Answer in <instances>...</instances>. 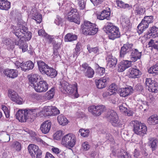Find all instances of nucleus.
Wrapping results in <instances>:
<instances>
[{
	"instance_id": "obj_1",
	"label": "nucleus",
	"mask_w": 158,
	"mask_h": 158,
	"mask_svg": "<svg viewBox=\"0 0 158 158\" xmlns=\"http://www.w3.org/2000/svg\"><path fill=\"white\" fill-rule=\"evenodd\" d=\"M77 85L76 83L70 85L69 83L65 81H63L60 83L59 88L61 91L64 94L74 95L75 98H77L79 96L77 92Z\"/></svg>"
},
{
	"instance_id": "obj_2",
	"label": "nucleus",
	"mask_w": 158,
	"mask_h": 158,
	"mask_svg": "<svg viewBox=\"0 0 158 158\" xmlns=\"http://www.w3.org/2000/svg\"><path fill=\"white\" fill-rule=\"evenodd\" d=\"M13 29V33L17 36L18 38H24L27 40H29L31 38V33L27 31V28L22 25L18 24L17 27L13 26L12 27Z\"/></svg>"
},
{
	"instance_id": "obj_3",
	"label": "nucleus",
	"mask_w": 158,
	"mask_h": 158,
	"mask_svg": "<svg viewBox=\"0 0 158 158\" xmlns=\"http://www.w3.org/2000/svg\"><path fill=\"white\" fill-rule=\"evenodd\" d=\"M131 125L133 126V131L136 135L143 136L146 134L147 129L145 124L137 120H134L131 122Z\"/></svg>"
},
{
	"instance_id": "obj_4",
	"label": "nucleus",
	"mask_w": 158,
	"mask_h": 158,
	"mask_svg": "<svg viewBox=\"0 0 158 158\" xmlns=\"http://www.w3.org/2000/svg\"><path fill=\"white\" fill-rule=\"evenodd\" d=\"M105 28L108 33V37L110 39L114 40L120 37V34L118 28L114 25L112 23H107Z\"/></svg>"
},
{
	"instance_id": "obj_5",
	"label": "nucleus",
	"mask_w": 158,
	"mask_h": 158,
	"mask_svg": "<svg viewBox=\"0 0 158 158\" xmlns=\"http://www.w3.org/2000/svg\"><path fill=\"white\" fill-rule=\"evenodd\" d=\"M76 141L75 135L72 133H69L63 137L61 143L65 147L69 146L72 148L75 144Z\"/></svg>"
},
{
	"instance_id": "obj_6",
	"label": "nucleus",
	"mask_w": 158,
	"mask_h": 158,
	"mask_svg": "<svg viewBox=\"0 0 158 158\" xmlns=\"http://www.w3.org/2000/svg\"><path fill=\"white\" fill-rule=\"evenodd\" d=\"M106 117L114 126L117 127L119 125V122L118 117L116 113L114 110H110L109 111L107 112Z\"/></svg>"
},
{
	"instance_id": "obj_7",
	"label": "nucleus",
	"mask_w": 158,
	"mask_h": 158,
	"mask_svg": "<svg viewBox=\"0 0 158 158\" xmlns=\"http://www.w3.org/2000/svg\"><path fill=\"white\" fill-rule=\"evenodd\" d=\"M88 110L95 116L100 115L102 113L106 110L105 106L103 105H99L96 106L93 105L89 107Z\"/></svg>"
},
{
	"instance_id": "obj_8",
	"label": "nucleus",
	"mask_w": 158,
	"mask_h": 158,
	"mask_svg": "<svg viewBox=\"0 0 158 158\" xmlns=\"http://www.w3.org/2000/svg\"><path fill=\"white\" fill-rule=\"evenodd\" d=\"M28 150L32 158H41V151L35 145H29L28 146Z\"/></svg>"
},
{
	"instance_id": "obj_9",
	"label": "nucleus",
	"mask_w": 158,
	"mask_h": 158,
	"mask_svg": "<svg viewBox=\"0 0 158 158\" xmlns=\"http://www.w3.org/2000/svg\"><path fill=\"white\" fill-rule=\"evenodd\" d=\"M33 88L38 92H45L48 88V85L45 81H40L38 83L33 85Z\"/></svg>"
},
{
	"instance_id": "obj_10",
	"label": "nucleus",
	"mask_w": 158,
	"mask_h": 158,
	"mask_svg": "<svg viewBox=\"0 0 158 158\" xmlns=\"http://www.w3.org/2000/svg\"><path fill=\"white\" fill-rule=\"evenodd\" d=\"M8 97L12 101L19 104H21L23 103V99L19 97L18 94L15 91L9 90L8 91Z\"/></svg>"
},
{
	"instance_id": "obj_11",
	"label": "nucleus",
	"mask_w": 158,
	"mask_h": 158,
	"mask_svg": "<svg viewBox=\"0 0 158 158\" xmlns=\"http://www.w3.org/2000/svg\"><path fill=\"white\" fill-rule=\"evenodd\" d=\"M109 80L110 79L108 77L105 76L98 80H96L95 83L97 87L99 89H102L105 88L107 86Z\"/></svg>"
},
{
	"instance_id": "obj_12",
	"label": "nucleus",
	"mask_w": 158,
	"mask_h": 158,
	"mask_svg": "<svg viewBox=\"0 0 158 158\" xmlns=\"http://www.w3.org/2000/svg\"><path fill=\"white\" fill-rule=\"evenodd\" d=\"M16 115L17 118L19 121L22 122H25L27 119H28L27 109L18 110Z\"/></svg>"
},
{
	"instance_id": "obj_13",
	"label": "nucleus",
	"mask_w": 158,
	"mask_h": 158,
	"mask_svg": "<svg viewBox=\"0 0 158 158\" xmlns=\"http://www.w3.org/2000/svg\"><path fill=\"white\" fill-rule=\"evenodd\" d=\"M133 46L132 44L128 43L124 44L121 48L120 56L123 58L125 54L132 50Z\"/></svg>"
},
{
	"instance_id": "obj_14",
	"label": "nucleus",
	"mask_w": 158,
	"mask_h": 158,
	"mask_svg": "<svg viewBox=\"0 0 158 158\" xmlns=\"http://www.w3.org/2000/svg\"><path fill=\"white\" fill-rule=\"evenodd\" d=\"M141 72L137 68H132L129 69L128 76L130 78H138L141 76Z\"/></svg>"
},
{
	"instance_id": "obj_15",
	"label": "nucleus",
	"mask_w": 158,
	"mask_h": 158,
	"mask_svg": "<svg viewBox=\"0 0 158 158\" xmlns=\"http://www.w3.org/2000/svg\"><path fill=\"white\" fill-rule=\"evenodd\" d=\"M130 55V59L131 62H135L138 60L140 59L142 54L141 52H139L137 49H133L131 50Z\"/></svg>"
},
{
	"instance_id": "obj_16",
	"label": "nucleus",
	"mask_w": 158,
	"mask_h": 158,
	"mask_svg": "<svg viewBox=\"0 0 158 158\" xmlns=\"http://www.w3.org/2000/svg\"><path fill=\"white\" fill-rule=\"evenodd\" d=\"M131 61L127 60H123L118 65V70L119 72H123L127 69L130 67Z\"/></svg>"
},
{
	"instance_id": "obj_17",
	"label": "nucleus",
	"mask_w": 158,
	"mask_h": 158,
	"mask_svg": "<svg viewBox=\"0 0 158 158\" xmlns=\"http://www.w3.org/2000/svg\"><path fill=\"white\" fill-rule=\"evenodd\" d=\"M90 28H89L87 30L85 29H82V33L86 35H93L96 34L98 30V27L94 24Z\"/></svg>"
},
{
	"instance_id": "obj_18",
	"label": "nucleus",
	"mask_w": 158,
	"mask_h": 158,
	"mask_svg": "<svg viewBox=\"0 0 158 158\" xmlns=\"http://www.w3.org/2000/svg\"><path fill=\"white\" fill-rule=\"evenodd\" d=\"M90 28H89L87 30L85 29H82V33L86 35H93L96 34L98 30V27L94 24Z\"/></svg>"
},
{
	"instance_id": "obj_19",
	"label": "nucleus",
	"mask_w": 158,
	"mask_h": 158,
	"mask_svg": "<svg viewBox=\"0 0 158 158\" xmlns=\"http://www.w3.org/2000/svg\"><path fill=\"white\" fill-rule=\"evenodd\" d=\"M90 28H89L87 30L85 29H82V33L86 35H93L96 34L98 30V27L94 24Z\"/></svg>"
},
{
	"instance_id": "obj_20",
	"label": "nucleus",
	"mask_w": 158,
	"mask_h": 158,
	"mask_svg": "<svg viewBox=\"0 0 158 158\" xmlns=\"http://www.w3.org/2000/svg\"><path fill=\"white\" fill-rule=\"evenodd\" d=\"M52 106H44L39 113L38 115L39 116H52Z\"/></svg>"
},
{
	"instance_id": "obj_21",
	"label": "nucleus",
	"mask_w": 158,
	"mask_h": 158,
	"mask_svg": "<svg viewBox=\"0 0 158 158\" xmlns=\"http://www.w3.org/2000/svg\"><path fill=\"white\" fill-rule=\"evenodd\" d=\"M51 123L48 121H46L41 125L40 129L42 132L44 134L48 133L51 128Z\"/></svg>"
},
{
	"instance_id": "obj_22",
	"label": "nucleus",
	"mask_w": 158,
	"mask_h": 158,
	"mask_svg": "<svg viewBox=\"0 0 158 158\" xmlns=\"http://www.w3.org/2000/svg\"><path fill=\"white\" fill-rule=\"evenodd\" d=\"M27 118L30 121H33L37 115H39L38 109H37L31 110H27Z\"/></svg>"
},
{
	"instance_id": "obj_23",
	"label": "nucleus",
	"mask_w": 158,
	"mask_h": 158,
	"mask_svg": "<svg viewBox=\"0 0 158 158\" xmlns=\"http://www.w3.org/2000/svg\"><path fill=\"white\" fill-rule=\"evenodd\" d=\"M109 10V9L108 10H103L100 14L98 15L97 19L100 20H103L104 19H109L110 15V12Z\"/></svg>"
},
{
	"instance_id": "obj_24",
	"label": "nucleus",
	"mask_w": 158,
	"mask_h": 158,
	"mask_svg": "<svg viewBox=\"0 0 158 158\" xmlns=\"http://www.w3.org/2000/svg\"><path fill=\"white\" fill-rule=\"evenodd\" d=\"M4 73L7 77L12 78L17 77L18 75L17 70L14 69H6L4 71Z\"/></svg>"
},
{
	"instance_id": "obj_25",
	"label": "nucleus",
	"mask_w": 158,
	"mask_h": 158,
	"mask_svg": "<svg viewBox=\"0 0 158 158\" xmlns=\"http://www.w3.org/2000/svg\"><path fill=\"white\" fill-rule=\"evenodd\" d=\"M149 31L147 33V37L150 38L151 36L152 38L158 37V28L155 27H150Z\"/></svg>"
},
{
	"instance_id": "obj_26",
	"label": "nucleus",
	"mask_w": 158,
	"mask_h": 158,
	"mask_svg": "<svg viewBox=\"0 0 158 158\" xmlns=\"http://www.w3.org/2000/svg\"><path fill=\"white\" fill-rule=\"evenodd\" d=\"M107 65L110 68H114L117 63V60L115 57L108 55L107 58Z\"/></svg>"
},
{
	"instance_id": "obj_27",
	"label": "nucleus",
	"mask_w": 158,
	"mask_h": 158,
	"mask_svg": "<svg viewBox=\"0 0 158 158\" xmlns=\"http://www.w3.org/2000/svg\"><path fill=\"white\" fill-rule=\"evenodd\" d=\"M37 63L40 71L42 74H44L49 67L44 62L41 60L38 61Z\"/></svg>"
},
{
	"instance_id": "obj_28",
	"label": "nucleus",
	"mask_w": 158,
	"mask_h": 158,
	"mask_svg": "<svg viewBox=\"0 0 158 158\" xmlns=\"http://www.w3.org/2000/svg\"><path fill=\"white\" fill-rule=\"evenodd\" d=\"M115 155L118 158H131L130 155L122 149H118L116 151Z\"/></svg>"
},
{
	"instance_id": "obj_29",
	"label": "nucleus",
	"mask_w": 158,
	"mask_h": 158,
	"mask_svg": "<svg viewBox=\"0 0 158 158\" xmlns=\"http://www.w3.org/2000/svg\"><path fill=\"white\" fill-rule=\"evenodd\" d=\"M132 90L131 87L122 88L120 91V95L121 97H125L130 94Z\"/></svg>"
},
{
	"instance_id": "obj_30",
	"label": "nucleus",
	"mask_w": 158,
	"mask_h": 158,
	"mask_svg": "<svg viewBox=\"0 0 158 158\" xmlns=\"http://www.w3.org/2000/svg\"><path fill=\"white\" fill-rule=\"evenodd\" d=\"M148 26L149 24L143 19L137 27L139 34H141L143 32L145 29L148 28Z\"/></svg>"
},
{
	"instance_id": "obj_31",
	"label": "nucleus",
	"mask_w": 158,
	"mask_h": 158,
	"mask_svg": "<svg viewBox=\"0 0 158 158\" xmlns=\"http://www.w3.org/2000/svg\"><path fill=\"white\" fill-rule=\"evenodd\" d=\"M15 44L18 45L19 48L22 50L23 52H25L27 50L28 46L22 40H19L18 41H15Z\"/></svg>"
},
{
	"instance_id": "obj_32",
	"label": "nucleus",
	"mask_w": 158,
	"mask_h": 158,
	"mask_svg": "<svg viewBox=\"0 0 158 158\" xmlns=\"http://www.w3.org/2000/svg\"><path fill=\"white\" fill-rule=\"evenodd\" d=\"M147 122L150 125H154L158 124V116L153 115L150 116L147 119Z\"/></svg>"
},
{
	"instance_id": "obj_33",
	"label": "nucleus",
	"mask_w": 158,
	"mask_h": 158,
	"mask_svg": "<svg viewBox=\"0 0 158 158\" xmlns=\"http://www.w3.org/2000/svg\"><path fill=\"white\" fill-rule=\"evenodd\" d=\"M67 19L69 21L74 22L78 24H80V18L78 12L70 17H68Z\"/></svg>"
},
{
	"instance_id": "obj_34",
	"label": "nucleus",
	"mask_w": 158,
	"mask_h": 158,
	"mask_svg": "<svg viewBox=\"0 0 158 158\" xmlns=\"http://www.w3.org/2000/svg\"><path fill=\"white\" fill-rule=\"evenodd\" d=\"M10 2L5 0H0V9L7 10L10 8Z\"/></svg>"
},
{
	"instance_id": "obj_35",
	"label": "nucleus",
	"mask_w": 158,
	"mask_h": 158,
	"mask_svg": "<svg viewBox=\"0 0 158 158\" xmlns=\"http://www.w3.org/2000/svg\"><path fill=\"white\" fill-rule=\"evenodd\" d=\"M65 9V14L67 16V18L68 17H70L73 15L75 14V13L77 12V10L76 9L73 8L70 6L68 7H66Z\"/></svg>"
},
{
	"instance_id": "obj_36",
	"label": "nucleus",
	"mask_w": 158,
	"mask_h": 158,
	"mask_svg": "<svg viewBox=\"0 0 158 158\" xmlns=\"http://www.w3.org/2000/svg\"><path fill=\"white\" fill-rule=\"evenodd\" d=\"M57 119L59 123L62 126L66 125L68 123V121L66 118L62 115H58Z\"/></svg>"
},
{
	"instance_id": "obj_37",
	"label": "nucleus",
	"mask_w": 158,
	"mask_h": 158,
	"mask_svg": "<svg viewBox=\"0 0 158 158\" xmlns=\"http://www.w3.org/2000/svg\"><path fill=\"white\" fill-rule=\"evenodd\" d=\"M40 78V76L37 74H32L29 78V82L31 83L30 84L32 87H33V85H35L37 81Z\"/></svg>"
},
{
	"instance_id": "obj_38",
	"label": "nucleus",
	"mask_w": 158,
	"mask_h": 158,
	"mask_svg": "<svg viewBox=\"0 0 158 158\" xmlns=\"http://www.w3.org/2000/svg\"><path fill=\"white\" fill-rule=\"evenodd\" d=\"M44 74H46L51 77L53 78L56 76L57 73L55 69L49 67Z\"/></svg>"
},
{
	"instance_id": "obj_39",
	"label": "nucleus",
	"mask_w": 158,
	"mask_h": 158,
	"mask_svg": "<svg viewBox=\"0 0 158 158\" xmlns=\"http://www.w3.org/2000/svg\"><path fill=\"white\" fill-rule=\"evenodd\" d=\"M4 43L7 46V49L9 50H12L14 48L13 41L10 39H5Z\"/></svg>"
},
{
	"instance_id": "obj_40",
	"label": "nucleus",
	"mask_w": 158,
	"mask_h": 158,
	"mask_svg": "<svg viewBox=\"0 0 158 158\" xmlns=\"http://www.w3.org/2000/svg\"><path fill=\"white\" fill-rule=\"evenodd\" d=\"M77 38V35L72 33H69L65 35L64 40L66 42H71L76 40Z\"/></svg>"
},
{
	"instance_id": "obj_41",
	"label": "nucleus",
	"mask_w": 158,
	"mask_h": 158,
	"mask_svg": "<svg viewBox=\"0 0 158 158\" xmlns=\"http://www.w3.org/2000/svg\"><path fill=\"white\" fill-rule=\"evenodd\" d=\"M94 74V70L91 67H89L85 73V75L88 78H91L93 77Z\"/></svg>"
},
{
	"instance_id": "obj_42",
	"label": "nucleus",
	"mask_w": 158,
	"mask_h": 158,
	"mask_svg": "<svg viewBox=\"0 0 158 158\" xmlns=\"http://www.w3.org/2000/svg\"><path fill=\"white\" fill-rule=\"evenodd\" d=\"M149 146L152 148V151L155 150L156 149L157 147V141L156 139H149Z\"/></svg>"
},
{
	"instance_id": "obj_43",
	"label": "nucleus",
	"mask_w": 158,
	"mask_h": 158,
	"mask_svg": "<svg viewBox=\"0 0 158 158\" xmlns=\"http://www.w3.org/2000/svg\"><path fill=\"white\" fill-rule=\"evenodd\" d=\"M138 105L140 109H143L145 106L148 105V103L142 98H139L137 100Z\"/></svg>"
},
{
	"instance_id": "obj_44",
	"label": "nucleus",
	"mask_w": 158,
	"mask_h": 158,
	"mask_svg": "<svg viewBox=\"0 0 158 158\" xmlns=\"http://www.w3.org/2000/svg\"><path fill=\"white\" fill-rule=\"evenodd\" d=\"M55 90L54 88H53L46 93V97L48 99L50 100L53 98L55 94Z\"/></svg>"
},
{
	"instance_id": "obj_45",
	"label": "nucleus",
	"mask_w": 158,
	"mask_h": 158,
	"mask_svg": "<svg viewBox=\"0 0 158 158\" xmlns=\"http://www.w3.org/2000/svg\"><path fill=\"white\" fill-rule=\"evenodd\" d=\"M116 3L118 6L121 8H126L129 6L128 4H125L124 2L120 0H117Z\"/></svg>"
},
{
	"instance_id": "obj_46",
	"label": "nucleus",
	"mask_w": 158,
	"mask_h": 158,
	"mask_svg": "<svg viewBox=\"0 0 158 158\" xmlns=\"http://www.w3.org/2000/svg\"><path fill=\"white\" fill-rule=\"evenodd\" d=\"M135 11L136 15H143L145 12V8L138 6L136 7Z\"/></svg>"
},
{
	"instance_id": "obj_47",
	"label": "nucleus",
	"mask_w": 158,
	"mask_h": 158,
	"mask_svg": "<svg viewBox=\"0 0 158 158\" xmlns=\"http://www.w3.org/2000/svg\"><path fill=\"white\" fill-rule=\"evenodd\" d=\"M94 23H91L89 21H85L84 22V24L81 25V29H85L87 30L89 28H90L92 25L94 24Z\"/></svg>"
},
{
	"instance_id": "obj_48",
	"label": "nucleus",
	"mask_w": 158,
	"mask_h": 158,
	"mask_svg": "<svg viewBox=\"0 0 158 158\" xmlns=\"http://www.w3.org/2000/svg\"><path fill=\"white\" fill-rule=\"evenodd\" d=\"M79 132L81 136L86 137L89 135V131L87 129H81L79 130Z\"/></svg>"
},
{
	"instance_id": "obj_49",
	"label": "nucleus",
	"mask_w": 158,
	"mask_h": 158,
	"mask_svg": "<svg viewBox=\"0 0 158 158\" xmlns=\"http://www.w3.org/2000/svg\"><path fill=\"white\" fill-rule=\"evenodd\" d=\"M32 18L35 20L37 23H40L42 20V16L40 14L36 13L35 15L33 16Z\"/></svg>"
},
{
	"instance_id": "obj_50",
	"label": "nucleus",
	"mask_w": 158,
	"mask_h": 158,
	"mask_svg": "<svg viewBox=\"0 0 158 158\" xmlns=\"http://www.w3.org/2000/svg\"><path fill=\"white\" fill-rule=\"evenodd\" d=\"M117 89L116 88L115 85L114 84H112L110 86L108 91L112 94H116Z\"/></svg>"
},
{
	"instance_id": "obj_51",
	"label": "nucleus",
	"mask_w": 158,
	"mask_h": 158,
	"mask_svg": "<svg viewBox=\"0 0 158 158\" xmlns=\"http://www.w3.org/2000/svg\"><path fill=\"white\" fill-rule=\"evenodd\" d=\"M12 147L17 151H19L21 149V145L18 142H14L12 145Z\"/></svg>"
},
{
	"instance_id": "obj_52",
	"label": "nucleus",
	"mask_w": 158,
	"mask_h": 158,
	"mask_svg": "<svg viewBox=\"0 0 158 158\" xmlns=\"http://www.w3.org/2000/svg\"><path fill=\"white\" fill-rule=\"evenodd\" d=\"M157 86V83L156 82L152 86H150V87L148 88L149 91L152 92L156 93L158 92Z\"/></svg>"
},
{
	"instance_id": "obj_53",
	"label": "nucleus",
	"mask_w": 158,
	"mask_h": 158,
	"mask_svg": "<svg viewBox=\"0 0 158 158\" xmlns=\"http://www.w3.org/2000/svg\"><path fill=\"white\" fill-rule=\"evenodd\" d=\"M158 71V64H156L150 68L148 70V72L150 73H156Z\"/></svg>"
},
{
	"instance_id": "obj_54",
	"label": "nucleus",
	"mask_w": 158,
	"mask_h": 158,
	"mask_svg": "<svg viewBox=\"0 0 158 158\" xmlns=\"http://www.w3.org/2000/svg\"><path fill=\"white\" fill-rule=\"evenodd\" d=\"M156 82L154 80H152L151 78H147L146 80L145 84L148 88L150 86H152Z\"/></svg>"
},
{
	"instance_id": "obj_55",
	"label": "nucleus",
	"mask_w": 158,
	"mask_h": 158,
	"mask_svg": "<svg viewBox=\"0 0 158 158\" xmlns=\"http://www.w3.org/2000/svg\"><path fill=\"white\" fill-rule=\"evenodd\" d=\"M127 105L125 103H123L121 105H120L119 107L120 110L121 112L126 113V111L127 109Z\"/></svg>"
},
{
	"instance_id": "obj_56",
	"label": "nucleus",
	"mask_w": 158,
	"mask_h": 158,
	"mask_svg": "<svg viewBox=\"0 0 158 158\" xmlns=\"http://www.w3.org/2000/svg\"><path fill=\"white\" fill-rule=\"evenodd\" d=\"M2 109L3 111L4 114H5L6 117L7 118H8L10 117V111L8 109L7 107L5 106L2 105Z\"/></svg>"
},
{
	"instance_id": "obj_57",
	"label": "nucleus",
	"mask_w": 158,
	"mask_h": 158,
	"mask_svg": "<svg viewBox=\"0 0 158 158\" xmlns=\"http://www.w3.org/2000/svg\"><path fill=\"white\" fill-rule=\"evenodd\" d=\"M90 148V146L87 142H85L82 143L81 149L84 151L88 150Z\"/></svg>"
},
{
	"instance_id": "obj_58",
	"label": "nucleus",
	"mask_w": 158,
	"mask_h": 158,
	"mask_svg": "<svg viewBox=\"0 0 158 158\" xmlns=\"http://www.w3.org/2000/svg\"><path fill=\"white\" fill-rule=\"evenodd\" d=\"M62 133L60 131H58L54 135V138L56 140H58L60 139L61 137L62 136Z\"/></svg>"
},
{
	"instance_id": "obj_59",
	"label": "nucleus",
	"mask_w": 158,
	"mask_h": 158,
	"mask_svg": "<svg viewBox=\"0 0 158 158\" xmlns=\"http://www.w3.org/2000/svg\"><path fill=\"white\" fill-rule=\"evenodd\" d=\"M78 4L80 9L83 10L85 7V2L84 0H77Z\"/></svg>"
},
{
	"instance_id": "obj_60",
	"label": "nucleus",
	"mask_w": 158,
	"mask_h": 158,
	"mask_svg": "<svg viewBox=\"0 0 158 158\" xmlns=\"http://www.w3.org/2000/svg\"><path fill=\"white\" fill-rule=\"evenodd\" d=\"M149 24L153 22V17L152 16H146L143 19Z\"/></svg>"
},
{
	"instance_id": "obj_61",
	"label": "nucleus",
	"mask_w": 158,
	"mask_h": 158,
	"mask_svg": "<svg viewBox=\"0 0 158 158\" xmlns=\"http://www.w3.org/2000/svg\"><path fill=\"white\" fill-rule=\"evenodd\" d=\"M44 38L49 44L51 43L53 41L54 39L53 36L49 35L47 34L45 36Z\"/></svg>"
},
{
	"instance_id": "obj_62",
	"label": "nucleus",
	"mask_w": 158,
	"mask_h": 158,
	"mask_svg": "<svg viewBox=\"0 0 158 158\" xmlns=\"http://www.w3.org/2000/svg\"><path fill=\"white\" fill-rule=\"evenodd\" d=\"M94 6H98L103 2V0H90Z\"/></svg>"
},
{
	"instance_id": "obj_63",
	"label": "nucleus",
	"mask_w": 158,
	"mask_h": 158,
	"mask_svg": "<svg viewBox=\"0 0 158 158\" xmlns=\"http://www.w3.org/2000/svg\"><path fill=\"white\" fill-rule=\"evenodd\" d=\"M26 65L28 70L32 69L34 67V63L31 61H28L26 62Z\"/></svg>"
},
{
	"instance_id": "obj_64",
	"label": "nucleus",
	"mask_w": 158,
	"mask_h": 158,
	"mask_svg": "<svg viewBox=\"0 0 158 158\" xmlns=\"http://www.w3.org/2000/svg\"><path fill=\"white\" fill-rule=\"evenodd\" d=\"M52 115H55L59 114V110L55 106H52Z\"/></svg>"
}]
</instances>
